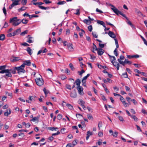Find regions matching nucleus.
Here are the masks:
<instances>
[{
    "mask_svg": "<svg viewBox=\"0 0 147 147\" xmlns=\"http://www.w3.org/2000/svg\"><path fill=\"white\" fill-rule=\"evenodd\" d=\"M9 22L10 23H12V24L13 26H16L21 23L20 20V19H17V17H14L10 19Z\"/></svg>",
    "mask_w": 147,
    "mask_h": 147,
    "instance_id": "nucleus-1",
    "label": "nucleus"
},
{
    "mask_svg": "<svg viewBox=\"0 0 147 147\" xmlns=\"http://www.w3.org/2000/svg\"><path fill=\"white\" fill-rule=\"evenodd\" d=\"M35 81L37 85L40 86L43 84L44 81L42 78H37L35 79Z\"/></svg>",
    "mask_w": 147,
    "mask_h": 147,
    "instance_id": "nucleus-2",
    "label": "nucleus"
},
{
    "mask_svg": "<svg viewBox=\"0 0 147 147\" xmlns=\"http://www.w3.org/2000/svg\"><path fill=\"white\" fill-rule=\"evenodd\" d=\"M24 67H21V65L19 67H15V68L18 71V73L20 74L21 72L24 73L25 70L24 69Z\"/></svg>",
    "mask_w": 147,
    "mask_h": 147,
    "instance_id": "nucleus-3",
    "label": "nucleus"
},
{
    "mask_svg": "<svg viewBox=\"0 0 147 147\" xmlns=\"http://www.w3.org/2000/svg\"><path fill=\"white\" fill-rule=\"evenodd\" d=\"M109 6L113 7L111 8V9L115 14H116L117 15H118V12H119V11L118 9L116 8V7L113 5L110 4H109Z\"/></svg>",
    "mask_w": 147,
    "mask_h": 147,
    "instance_id": "nucleus-4",
    "label": "nucleus"
},
{
    "mask_svg": "<svg viewBox=\"0 0 147 147\" xmlns=\"http://www.w3.org/2000/svg\"><path fill=\"white\" fill-rule=\"evenodd\" d=\"M77 89L78 90V92L79 94L81 95L84 94L83 88L81 86H78L77 87Z\"/></svg>",
    "mask_w": 147,
    "mask_h": 147,
    "instance_id": "nucleus-5",
    "label": "nucleus"
},
{
    "mask_svg": "<svg viewBox=\"0 0 147 147\" xmlns=\"http://www.w3.org/2000/svg\"><path fill=\"white\" fill-rule=\"evenodd\" d=\"M31 65V62L30 60H27L24 61L23 63L21 65V67H24L25 65L28 66H30Z\"/></svg>",
    "mask_w": 147,
    "mask_h": 147,
    "instance_id": "nucleus-6",
    "label": "nucleus"
},
{
    "mask_svg": "<svg viewBox=\"0 0 147 147\" xmlns=\"http://www.w3.org/2000/svg\"><path fill=\"white\" fill-rule=\"evenodd\" d=\"M70 96L73 98H75L76 97L77 94L76 90H74L71 92Z\"/></svg>",
    "mask_w": 147,
    "mask_h": 147,
    "instance_id": "nucleus-7",
    "label": "nucleus"
},
{
    "mask_svg": "<svg viewBox=\"0 0 147 147\" xmlns=\"http://www.w3.org/2000/svg\"><path fill=\"white\" fill-rule=\"evenodd\" d=\"M73 45L72 44H69L67 45L68 49L70 52H72L74 51V49L73 47Z\"/></svg>",
    "mask_w": 147,
    "mask_h": 147,
    "instance_id": "nucleus-8",
    "label": "nucleus"
},
{
    "mask_svg": "<svg viewBox=\"0 0 147 147\" xmlns=\"http://www.w3.org/2000/svg\"><path fill=\"white\" fill-rule=\"evenodd\" d=\"M8 70L7 72H5L6 74L5 75L3 76V77L5 78L6 79H7L8 77H12V75L11 74V72L9 71L8 69H7Z\"/></svg>",
    "mask_w": 147,
    "mask_h": 147,
    "instance_id": "nucleus-9",
    "label": "nucleus"
},
{
    "mask_svg": "<svg viewBox=\"0 0 147 147\" xmlns=\"http://www.w3.org/2000/svg\"><path fill=\"white\" fill-rule=\"evenodd\" d=\"M97 51L98 55L100 56L102 55L105 52L103 49L100 48H98Z\"/></svg>",
    "mask_w": 147,
    "mask_h": 147,
    "instance_id": "nucleus-10",
    "label": "nucleus"
},
{
    "mask_svg": "<svg viewBox=\"0 0 147 147\" xmlns=\"http://www.w3.org/2000/svg\"><path fill=\"white\" fill-rule=\"evenodd\" d=\"M19 4L18 3V1H16L15 2H13L12 3L9 7V8L10 9H11L15 6Z\"/></svg>",
    "mask_w": 147,
    "mask_h": 147,
    "instance_id": "nucleus-11",
    "label": "nucleus"
},
{
    "mask_svg": "<svg viewBox=\"0 0 147 147\" xmlns=\"http://www.w3.org/2000/svg\"><path fill=\"white\" fill-rule=\"evenodd\" d=\"M108 35L109 36L111 37V38H112L114 39L115 38H115L116 37V35L114 34L113 32L111 31H109L108 33Z\"/></svg>",
    "mask_w": 147,
    "mask_h": 147,
    "instance_id": "nucleus-12",
    "label": "nucleus"
},
{
    "mask_svg": "<svg viewBox=\"0 0 147 147\" xmlns=\"http://www.w3.org/2000/svg\"><path fill=\"white\" fill-rule=\"evenodd\" d=\"M97 23L98 24L102 25L105 28L104 29L105 31H106V27L105 23L103 21L98 20L97 21Z\"/></svg>",
    "mask_w": 147,
    "mask_h": 147,
    "instance_id": "nucleus-13",
    "label": "nucleus"
},
{
    "mask_svg": "<svg viewBox=\"0 0 147 147\" xmlns=\"http://www.w3.org/2000/svg\"><path fill=\"white\" fill-rule=\"evenodd\" d=\"M127 57L129 59L133 58H138L139 57V56L138 55H127Z\"/></svg>",
    "mask_w": 147,
    "mask_h": 147,
    "instance_id": "nucleus-14",
    "label": "nucleus"
},
{
    "mask_svg": "<svg viewBox=\"0 0 147 147\" xmlns=\"http://www.w3.org/2000/svg\"><path fill=\"white\" fill-rule=\"evenodd\" d=\"M112 63L115 67H116L117 70L119 69V63L115 61L113 62V63Z\"/></svg>",
    "mask_w": 147,
    "mask_h": 147,
    "instance_id": "nucleus-15",
    "label": "nucleus"
},
{
    "mask_svg": "<svg viewBox=\"0 0 147 147\" xmlns=\"http://www.w3.org/2000/svg\"><path fill=\"white\" fill-rule=\"evenodd\" d=\"M81 83V82L80 80L78 78L76 80L75 82H74V84H75V83H76V85H77L78 86H80V85Z\"/></svg>",
    "mask_w": 147,
    "mask_h": 147,
    "instance_id": "nucleus-16",
    "label": "nucleus"
},
{
    "mask_svg": "<svg viewBox=\"0 0 147 147\" xmlns=\"http://www.w3.org/2000/svg\"><path fill=\"white\" fill-rule=\"evenodd\" d=\"M11 113V110L10 109L7 110V111L5 112L4 115L5 116H8V115H10Z\"/></svg>",
    "mask_w": 147,
    "mask_h": 147,
    "instance_id": "nucleus-17",
    "label": "nucleus"
},
{
    "mask_svg": "<svg viewBox=\"0 0 147 147\" xmlns=\"http://www.w3.org/2000/svg\"><path fill=\"white\" fill-rule=\"evenodd\" d=\"M36 96H29L28 99L30 101H35L36 100Z\"/></svg>",
    "mask_w": 147,
    "mask_h": 147,
    "instance_id": "nucleus-18",
    "label": "nucleus"
},
{
    "mask_svg": "<svg viewBox=\"0 0 147 147\" xmlns=\"http://www.w3.org/2000/svg\"><path fill=\"white\" fill-rule=\"evenodd\" d=\"M21 32V29L20 28L18 29H17L15 31L13 32L14 33V34L15 35H18L19 33Z\"/></svg>",
    "mask_w": 147,
    "mask_h": 147,
    "instance_id": "nucleus-19",
    "label": "nucleus"
},
{
    "mask_svg": "<svg viewBox=\"0 0 147 147\" xmlns=\"http://www.w3.org/2000/svg\"><path fill=\"white\" fill-rule=\"evenodd\" d=\"M118 15H119V14H120L122 16H123L128 21V18L126 16L125 14H123L120 11H119V12L118 13Z\"/></svg>",
    "mask_w": 147,
    "mask_h": 147,
    "instance_id": "nucleus-20",
    "label": "nucleus"
},
{
    "mask_svg": "<svg viewBox=\"0 0 147 147\" xmlns=\"http://www.w3.org/2000/svg\"><path fill=\"white\" fill-rule=\"evenodd\" d=\"M118 15H119V14H120L122 16H123L128 21V18L126 16L125 14H123L120 11H119V12L118 13Z\"/></svg>",
    "mask_w": 147,
    "mask_h": 147,
    "instance_id": "nucleus-21",
    "label": "nucleus"
},
{
    "mask_svg": "<svg viewBox=\"0 0 147 147\" xmlns=\"http://www.w3.org/2000/svg\"><path fill=\"white\" fill-rule=\"evenodd\" d=\"M20 58L16 57H13L12 59L11 60V61L14 62L20 60Z\"/></svg>",
    "mask_w": 147,
    "mask_h": 147,
    "instance_id": "nucleus-22",
    "label": "nucleus"
},
{
    "mask_svg": "<svg viewBox=\"0 0 147 147\" xmlns=\"http://www.w3.org/2000/svg\"><path fill=\"white\" fill-rule=\"evenodd\" d=\"M30 121L34 122H35L36 121L38 122V117H34V118H32V119H31Z\"/></svg>",
    "mask_w": 147,
    "mask_h": 147,
    "instance_id": "nucleus-23",
    "label": "nucleus"
},
{
    "mask_svg": "<svg viewBox=\"0 0 147 147\" xmlns=\"http://www.w3.org/2000/svg\"><path fill=\"white\" fill-rule=\"evenodd\" d=\"M26 51L30 55H31L32 54V49L30 47H28L27 48Z\"/></svg>",
    "mask_w": 147,
    "mask_h": 147,
    "instance_id": "nucleus-24",
    "label": "nucleus"
},
{
    "mask_svg": "<svg viewBox=\"0 0 147 147\" xmlns=\"http://www.w3.org/2000/svg\"><path fill=\"white\" fill-rule=\"evenodd\" d=\"M87 117L88 118L91 120H93V118L92 115L90 114H88L87 115Z\"/></svg>",
    "mask_w": 147,
    "mask_h": 147,
    "instance_id": "nucleus-25",
    "label": "nucleus"
},
{
    "mask_svg": "<svg viewBox=\"0 0 147 147\" xmlns=\"http://www.w3.org/2000/svg\"><path fill=\"white\" fill-rule=\"evenodd\" d=\"M20 22L21 23L22 22L23 24H26L28 23V20L24 19L21 20H20Z\"/></svg>",
    "mask_w": 147,
    "mask_h": 147,
    "instance_id": "nucleus-26",
    "label": "nucleus"
},
{
    "mask_svg": "<svg viewBox=\"0 0 147 147\" xmlns=\"http://www.w3.org/2000/svg\"><path fill=\"white\" fill-rule=\"evenodd\" d=\"M9 70V71H10V72H11L12 74H15L16 73V69L15 68L14 69H8Z\"/></svg>",
    "mask_w": 147,
    "mask_h": 147,
    "instance_id": "nucleus-27",
    "label": "nucleus"
},
{
    "mask_svg": "<svg viewBox=\"0 0 147 147\" xmlns=\"http://www.w3.org/2000/svg\"><path fill=\"white\" fill-rule=\"evenodd\" d=\"M5 35L4 34H1L0 35V40L3 41L5 39Z\"/></svg>",
    "mask_w": 147,
    "mask_h": 147,
    "instance_id": "nucleus-28",
    "label": "nucleus"
},
{
    "mask_svg": "<svg viewBox=\"0 0 147 147\" xmlns=\"http://www.w3.org/2000/svg\"><path fill=\"white\" fill-rule=\"evenodd\" d=\"M90 75V74H88L86 76L83 78L82 80V81H86L88 77Z\"/></svg>",
    "mask_w": 147,
    "mask_h": 147,
    "instance_id": "nucleus-29",
    "label": "nucleus"
},
{
    "mask_svg": "<svg viewBox=\"0 0 147 147\" xmlns=\"http://www.w3.org/2000/svg\"><path fill=\"white\" fill-rule=\"evenodd\" d=\"M26 7L23 6L22 7L20 8L19 9H18V10L19 12H20V11H22L25 10L26 9Z\"/></svg>",
    "mask_w": 147,
    "mask_h": 147,
    "instance_id": "nucleus-30",
    "label": "nucleus"
},
{
    "mask_svg": "<svg viewBox=\"0 0 147 147\" xmlns=\"http://www.w3.org/2000/svg\"><path fill=\"white\" fill-rule=\"evenodd\" d=\"M6 95L8 96H9L10 98H12V94L11 93H9L8 92H6Z\"/></svg>",
    "mask_w": 147,
    "mask_h": 147,
    "instance_id": "nucleus-31",
    "label": "nucleus"
},
{
    "mask_svg": "<svg viewBox=\"0 0 147 147\" xmlns=\"http://www.w3.org/2000/svg\"><path fill=\"white\" fill-rule=\"evenodd\" d=\"M38 7L41 9L45 10L49 8V7H45L42 6H38Z\"/></svg>",
    "mask_w": 147,
    "mask_h": 147,
    "instance_id": "nucleus-32",
    "label": "nucleus"
},
{
    "mask_svg": "<svg viewBox=\"0 0 147 147\" xmlns=\"http://www.w3.org/2000/svg\"><path fill=\"white\" fill-rule=\"evenodd\" d=\"M67 106L70 110H72L73 109V106L70 104H66Z\"/></svg>",
    "mask_w": 147,
    "mask_h": 147,
    "instance_id": "nucleus-33",
    "label": "nucleus"
},
{
    "mask_svg": "<svg viewBox=\"0 0 147 147\" xmlns=\"http://www.w3.org/2000/svg\"><path fill=\"white\" fill-rule=\"evenodd\" d=\"M32 37H29L28 40L27 41V42L29 43H32L33 42L32 40H31V39L32 38Z\"/></svg>",
    "mask_w": 147,
    "mask_h": 147,
    "instance_id": "nucleus-34",
    "label": "nucleus"
},
{
    "mask_svg": "<svg viewBox=\"0 0 147 147\" xmlns=\"http://www.w3.org/2000/svg\"><path fill=\"white\" fill-rule=\"evenodd\" d=\"M111 61L112 63H113V62L115 61L116 58L115 57L113 56L111 58H110Z\"/></svg>",
    "mask_w": 147,
    "mask_h": 147,
    "instance_id": "nucleus-35",
    "label": "nucleus"
},
{
    "mask_svg": "<svg viewBox=\"0 0 147 147\" xmlns=\"http://www.w3.org/2000/svg\"><path fill=\"white\" fill-rule=\"evenodd\" d=\"M124 63H125V64H128L130 65H131V63L132 62L131 61H128L126 59H125L124 61Z\"/></svg>",
    "mask_w": 147,
    "mask_h": 147,
    "instance_id": "nucleus-36",
    "label": "nucleus"
},
{
    "mask_svg": "<svg viewBox=\"0 0 147 147\" xmlns=\"http://www.w3.org/2000/svg\"><path fill=\"white\" fill-rule=\"evenodd\" d=\"M28 30H26L24 31L21 33L20 35L22 36H24L25 34L28 33Z\"/></svg>",
    "mask_w": 147,
    "mask_h": 147,
    "instance_id": "nucleus-37",
    "label": "nucleus"
},
{
    "mask_svg": "<svg viewBox=\"0 0 147 147\" xmlns=\"http://www.w3.org/2000/svg\"><path fill=\"white\" fill-rule=\"evenodd\" d=\"M66 2L65 1H59L57 3V4L59 5H61L63 4H64Z\"/></svg>",
    "mask_w": 147,
    "mask_h": 147,
    "instance_id": "nucleus-38",
    "label": "nucleus"
},
{
    "mask_svg": "<svg viewBox=\"0 0 147 147\" xmlns=\"http://www.w3.org/2000/svg\"><path fill=\"white\" fill-rule=\"evenodd\" d=\"M131 117L134 119L135 121H137L138 120V119L134 115H132Z\"/></svg>",
    "mask_w": 147,
    "mask_h": 147,
    "instance_id": "nucleus-39",
    "label": "nucleus"
},
{
    "mask_svg": "<svg viewBox=\"0 0 147 147\" xmlns=\"http://www.w3.org/2000/svg\"><path fill=\"white\" fill-rule=\"evenodd\" d=\"M114 40H115V45H116V48H117H117H118L119 47V45L118 44V41H117V39L116 38H115Z\"/></svg>",
    "mask_w": 147,
    "mask_h": 147,
    "instance_id": "nucleus-40",
    "label": "nucleus"
},
{
    "mask_svg": "<svg viewBox=\"0 0 147 147\" xmlns=\"http://www.w3.org/2000/svg\"><path fill=\"white\" fill-rule=\"evenodd\" d=\"M85 72V71L83 69H82L81 71H78V73H79L80 75L82 76V74L84 73Z\"/></svg>",
    "mask_w": 147,
    "mask_h": 147,
    "instance_id": "nucleus-41",
    "label": "nucleus"
},
{
    "mask_svg": "<svg viewBox=\"0 0 147 147\" xmlns=\"http://www.w3.org/2000/svg\"><path fill=\"white\" fill-rule=\"evenodd\" d=\"M58 129V128L56 127H49V130H51V131H53L54 130H55V131L56 130V129Z\"/></svg>",
    "mask_w": 147,
    "mask_h": 147,
    "instance_id": "nucleus-42",
    "label": "nucleus"
},
{
    "mask_svg": "<svg viewBox=\"0 0 147 147\" xmlns=\"http://www.w3.org/2000/svg\"><path fill=\"white\" fill-rule=\"evenodd\" d=\"M102 123L101 121L99 122L98 124V126L99 130L100 129V127H102Z\"/></svg>",
    "mask_w": 147,
    "mask_h": 147,
    "instance_id": "nucleus-43",
    "label": "nucleus"
},
{
    "mask_svg": "<svg viewBox=\"0 0 147 147\" xmlns=\"http://www.w3.org/2000/svg\"><path fill=\"white\" fill-rule=\"evenodd\" d=\"M15 35V34H14L13 32L12 33H9L7 34V36L8 37H10L12 36H14Z\"/></svg>",
    "mask_w": 147,
    "mask_h": 147,
    "instance_id": "nucleus-44",
    "label": "nucleus"
},
{
    "mask_svg": "<svg viewBox=\"0 0 147 147\" xmlns=\"http://www.w3.org/2000/svg\"><path fill=\"white\" fill-rule=\"evenodd\" d=\"M114 54L116 56H117L118 55V54L117 53V49L116 48L114 51Z\"/></svg>",
    "mask_w": 147,
    "mask_h": 147,
    "instance_id": "nucleus-45",
    "label": "nucleus"
},
{
    "mask_svg": "<svg viewBox=\"0 0 147 147\" xmlns=\"http://www.w3.org/2000/svg\"><path fill=\"white\" fill-rule=\"evenodd\" d=\"M6 65H4L3 66H0V70H5V69L6 67Z\"/></svg>",
    "mask_w": 147,
    "mask_h": 147,
    "instance_id": "nucleus-46",
    "label": "nucleus"
},
{
    "mask_svg": "<svg viewBox=\"0 0 147 147\" xmlns=\"http://www.w3.org/2000/svg\"><path fill=\"white\" fill-rule=\"evenodd\" d=\"M65 87L67 89L71 90V86L70 85L66 84L65 85Z\"/></svg>",
    "mask_w": 147,
    "mask_h": 147,
    "instance_id": "nucleus-47",
    "label": "nucleus"
},
{
    "mask_svg": "<svg viewBox=\"0 0 147 147\" xmlns=\"http://www.w3.org/2000/svg\"><path fill=\"white\" fill-rule=\"evenodd\" d=\"M27 1V0H22L21 2L22 4V5H24L26 4Z\"/></svg>",
    "mask_w": 147,
    "mask_h": 147,
    "instance_id": "nucleus-48",
    "label": "nucleus"
},
{
    "mask_svg": "<svg viewBox=\"0 0 147 147\" xmlns=\"http://www.w3.org/2000/svg\"><path fill=\"white\" fill-rule=\"evenodd\" d=\"M122 76H123V77L124 78H126L128 77V75L126 72L122 74Z\"/></svg>",
    "mask_w": 147,
    "mask_h": 147,
    "instance_id": "nucleus-49",
    "label": "nucleus"
},
{
    "mask_svg": "<svg viewBox=\"0 0 147 147\" xmlns=\"http://www.w3.org/2000/svg\"><path fill=\"white\" fill-rule=\"evenodd\" d=\"M88 28L89 31L90 32L92 31V25H90L88 26Z\"/></svg>",
    "mask_w": 147,
    "mask_h": 147,
    "instance_id": "nucleus-50",
    "label": "nucleus"
},
{
    "mask_svg": "<svg viewBox=\"0 0 147 147\" xmlns=\"http://www.w3.org/2000/svg\"><path fill=\"white\" fill-rule=\"evenodd\" d=\"M57 119L59 120H61L62 119V116L61 114H59L57 116Z\"/></svg>",
    "mask_w": 147,
    "mask_h": 147,
    "instance_id": "nucleus-51",
    "label": "nucleus"
},
{
    "mask_svg": "<svg viewBox=\"0 0 147 147\" xmlns=\"http://www.w3.org/2000/svg\"><path fill=\"white\" fill-rule=\"evenodd\" d=\"M141 38L143 40L144 43L147 46V42L146 40V39L143 37L142 36H141Z\"/></svg>",
    "mask_w": 147,
    "mask_h": 147,
    "instance_id": "nucleus-52",
    "label": "nucleus"
},
{
    "mask_svg": "<svg viewBox=\"0 0 147 147\" xmlns=\"http://www.w3.org/2000/svg\"><path fill=\"white\" fill-rule=\"evenodd\" d=\"M38 17V16L37 15H30V16H29L30 19H31L32 18L34 17V18H37Z\"/></svg>",
    "mask_w": 147,
    "mask_h": 147,
    "instance_id": "nucleus-53",
    "label": "nucleus"
},
{
    "mask_svg": "<svg viewBox=\"0 0 147 147\" xmlns=\"http://www.w3.org/2000/svg\"><path fill=\"white\" fill-rule=\"evenodd\" d=\"M7 69L5 70H1V71H0V74H3L4 73H5V72H7Z\"/></svg>",
    "mask_w": 147,
    "mask_h": 147,
    "instance_id": "nucleus-54",
    "label": "nucleus"
},
{
    "mask_svg": "<svg viewBox=\"0 0 147 147\" xmlns=\"http://www.w3.org/2000/svg\"><path fill=\"white\" fill-rule=\"evenodd\" d=\"M21 45L24 46H29V45L26 42H24L21 44Z\"/></svg>",
    "mask_w": 147,
    "mask_h": 147,
    "instance_id": "nucleus-55",
    "label": "nucleus"
},
{
    "mask_svg": "<svg viewBox=\"0 0 147 147\" xmlns=\"http://www.w3.org/2000/svg\"><path fill=\"white\" fill-rule=\"evenodd\" d=\"M69 66L71 69L73 70L74 69V67L73 66L72 64L71 63H70L69 64Z\"/></svg>",
    "mask_w": 147,
    "mask_h": 147,
    "instance_id": "nucleus-56",
    "label": "nucleus"
},
{
    "mask_svg": "<svg viewBox=\"0 0 147 147\" xmlns=\"http://www.w3.org/2000/svg\"><path fill=\"white\" fill-rule=\"evenodd\" d=\"M85 104V102L84 101L81 100L80 101V102L79 103V104L82 106V105H84Z\"/></svg>",
    "mask_w": 147,
    "mask_h": 147,
    "instance_id": "nucleus-57",
    "label": "nucleus"
},
{
    "mask_svg": "<svg viewBox=\"0 0 147 147\" xmlns=\"http://www.w3.org/2000/svg\"><path fill=\"white\" fill-rule=\"evenodd\" d=\"M126 98L128 103H130V101L132 100L131 98L128 96L126 97Z\"/></svg>",
    "mask_w": 147,
    "mask_h": 147,
    "instance_id": "nucleus-58",
    "label": "nucleus"
},
{
    "mask_svg": "<svg viewBox=\"0 0 147 147\" xmlns=\"http://www.w3.org/2000/svg\"><path fill=\"white\" fill-rule=\"evenodd\" d=\"M43 1L46 4L51 3V2L49 1V0H44Z\"/></svg>",
    "mask_w": 147,
    "mask_h": 147,
    "instance_id": "nucleus-59",
    "label": "nucleus"
},
{
    "mask_svg": "<svg viewBox=\"0 0 147 147\" xmlns=\"http://www.w3.org/2000/svg\"><path fill=\"white\" fill-rule=\"evenodd\" d=\"M127 24H129V25H130L133 28V27H134V26L133 24L131 23V21H130L129 20H128V22H127Z\"/></svg>",
    "mask_w": 147,
    "mask_h": 147,
    "instance_id": "nucleus-60",
    "label": "nucleus"
},
{
    "mask_svg": "<svg viewBox=\"0 0 147 147\" xmlns=\"http://www.w3.org/2000/svg\"><path fill=\"white\" fill-rule=\"evenodd\" d=\"M118 134V132L117 131L115 132L114 133L112 134V135L114 137H116L117 136V134Z\"/></svg>",
    "mask_w": 147,
    "mask_h": 147,
    "instance_id": "nucleus-61",
    "label": "nucleus"
},
{
    "mask_svg": "<svg viewBox=\"0 0 147 147\" xmlns=\"http://www.w3.org/2000/svg\"><path fill=\"white\" fill-rule=\"evenodd\" d=\"M125 90L127 91H128L129 92H131V90L130 89V88L129 87L127 86H125Z\"/></svg>",
    "mask_w": 147,
    "mask_h": 147,
    "instance_id": "nucleus-62",
    "label": "nucleus"
},
{
    "mask_svg": "<svg viewBox=\"0 0 147 147\" xmlns=\"http://www.w3.org/2000/svg\"><path fill=\"white\" fill-rule=\"evenodd\" d=\"M119 119L120 120V121H121L123 122L124 121L123 117L121 116H119Z\"/></svg>",
    "mask_w": 147,
    "mask_h": 147,
    "instance_id": "nucleus-63",
    "label": "nucleus"
},
{
    "mask_svg": "<svg viewBox=\"0 0 147 147\" xmlns=\"http://www.w3.org/2000/svg\"><path fill=\"white\" fill-rule=\"evenodd\" d=\"M66 147H74L73 145L71 143H69L67 144Z\"/></svg>",
    "mask_w": 147,
    "mask_h": 147,
    "instance_id": "nucleus-64",
    "label": "nucleus"
}]
</instances>
